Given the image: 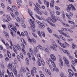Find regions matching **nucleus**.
Masks as SVG:
<instances>
[{"instance_id":"f257e3e1","label":"nucleus","mask_w":77,"mask_h":77,"mask_svg":"<svg viewBox=\"0 0 77 77\" xmlns=\"http://www.w3.org/2000/svg\"><path fill=\"white\" fill-rule=\"evenodd\" d=\"M8 29L10 30V31H11V33L12 36H14L13 35V33L14 32H15V33H16L17 31V28H16V26H14V25H10L8 26Z\"/></svg>"},{"instance_id":"f03ea898","label":"nucleus","mask_w":77,"mask_h":77,"mask_svg":"<svg viewBox=\"0 0 77 77\" xmlns=\"http://www.w3.org/2000/svg\"><path fill=\"white\" fill-rule=\"evenodd\" d=\"M67 8H66V11L67 12H69L70 10L71 9V8H72V10L73 11H75V8L74 7V6L72 4H70L69 5H67Z\"/></svg>"},{"instance_id":"7ed1b4c3","label":"nucleus","mask_w":77,"mask_h":77,"mask_svg":"<svg viewBox=\"0 0 77 77\" xmlns=\"http://www.w3.org/2000/svg\"><path fill=\"white\" fill-rule=\"evenodd\" d=\"M31 73L32 76H34L35 74L37 73V71H36V68L35 67L32 68V70L31 71Z\"/></svg>"},{"instance_id":"20e7f679","label":"nucleus","mask_w":77,"mask_h":77,"mask_svg":"<svg viewBox=\"0 0 77 77\" xmlns=\"http://www.w3.org/2000/svg\"><path fill=\"white\" fill-rule=\"evenodd\" d=\"M52 45L53 46L50 45V47L51 49L52 50H55V51H57V49H56L55 47H57V44H52Z\"/></svg>"},{"instance_id":"39448f33","label":"nucleus","mask_w":77,"mask_h":77,"mask_svg":"<svg viewBox=\"0 0 77 77\" xmlns=\"http://www.w3.org/2000/svg\"><path fill=\"white\" fill-rule=\"evenodd\" d=\"M13 49H14V50H18V49L19 51H21V48L20 47V46L19 45H14Z\"/></svg>"},{"instance_id":"423d86ee","label":"nucleus","mask_w":77,"mask_h":77,"mask_svg":"<svg viewBox=\"0 0 77 77\" xmlns=\"http://www.w3.org/2000/svg\"><path fill=\"white\" fill-rule=\"evenodd\" d=\"M63 60H64L67 66L68 67H69V61L65 57H63Z\"/></svg>"},{"instance_id":"0eeeda50","label":"nucleus","mask_w":77,"mask_h":77,"mask_svg":"<svg viewBox=\"0 0 77 77\" xmlns=\"http://www.w3.org/2000/svg\"><path fill=\"white\" fill-rule=\"evenodd\" d=\"M10 42L11 46H9V44H8V43H7L6 44L8 50H9V49L10 47L11 49H12L11 46H13V45H12V41H10Z\"/></svg>"},{"instance_id":"6e6552de","label":"nucleus","mask_w":77,"mask_h":77,"mask_svg":"<svg viewBox=\"0 0 77 77\" xmlns=\"http://www.w3.org/2000/svg\"><path fill=\"white\" fill-rule=\"evenodd\" d=\"M29 23L31 24V26H32V27H33V28L35 27V23H34L33 20L32 19H30Z\"/></svg>"},{"instance_id":"1a4fd4ad","label":"nucleus","mask_w":77,"mask_h":77,"mask_svg":"<svg viewBox=\"0 0 77 77\" xmlns=\"http://www.w3.org/2000/svg\"><path fill=\"white\" fill-rule=\"evenodd\" d=\"M68 72L69 73L70 76L72 77L74 75V72L71 69H69L68 70Z\"/></svg>"},{"instance_id":"9d476101","label":"nucleus","mask_w":77,"mask_h":77,"mask_svg":"<svg viewBox=\"0 0 77 77\" xmlns=\"http://www.w3.org/2000/svg\"><path fill=\"white\" fill-rule=\"evenodd\" d=\"M28 13L29 14V15L32 17V18L34 20H35V18H34V17L32 16V15H33V12H32V11L30 10L29 9H28Z\"/></svg>"},{"instance_id":"9b49d317","label":"nucleus","mask_w":77,"mask_h":77,"mask_svg":"<svg viewBox=\"0 0 77 77\" xmlns=\"http://www.w3.org/2000/svg\"><path fill=\"white\" fill-rule=\"evenodd\" d=\"M36 23H38V24H39V25H40V26L41 27H43V28H44V27H45V26L44 25V24H43V23H41L40 21H39L38 20H36Z\"/></svg>"},{"instance_id":"f8f14e48","label":"nucleus","mask_w":77,"mask_h":77,"mask_svg":"<svg viewBox=\"0 0 77 77\" xmlns=\"http://www.w3.org/2000/svg\"><path fill=\"white\" fill-rule=\"evenodd\" d=\"M45 72L47 74H49L50 75H51V71L50 70L47 69H45Z\"/></svg>"},{"instance_id":"ddd939ff","label":"nucleus","mask_w":77,"mask_h":77,"mask_svg":"<svg viewBox=\"0 0 77 77\" xmlns=\"http://www.w3.org/2000/svg\"><path fill=\"white\" fill-rule=\"evenodd\" d=\"M50 56L52 60H54V61H56V57H55L54 54H51L50 55Z\"/></svg>"},{"instance_id":"4468645a","label":"nucleus","mask_w":77,"mask_h":77,"mask_svg":"<svg viewBox=\"0 0 77 77\" xmlns=\"http://www.w3.org/2000/svg\"><path fill=\"white\" fill-rule=\"evenodd\" d=\"M67 44H68L67 43H60V45L62 47H63V48H65L66 47L67 45Z\"/></svg>"},{"instance_id":"2eb2a0df","label":"nucleus","mask_w":77,"mask_h":77,"mask_svg":"<svg viewBox=\"0 0 77 77\" xmlns=\"http://www.w3.org/2000/svg\"><path fill=\"white\" fill-rule=\"evenodd\" d=\"M60 34H62V35H64L66 37L69 38V36L68 35L66 34V33L63 32L62 31H61Z\"/></svg>"},{"instance_id":"dca6fc26","label":"nucleus","mask_w":77,"mask_h":77,"mask_svg":"<svg viewBox=\"0 0 77 77\" xmlns=\"http://www.w3.org/2000/svg\"><path fill=\"white\" fill-rule=\"evenodd\" d=\"M51 3L50 4V6L51 7H54V0H51Z\"/></svg>"},{"instance_id":"f3484780","label":"nucleus","mask_w":77,"mask_h":77,"mask_svg":"<svg viewBox=\"0 0 77 77\" xmlns=\"http://www.w3.org/2000/svg\"><path fill=\"white\" fill-rule=\"evenodd\" d=\"M48 65L49 67H50V69H51L52 71H55V68H53V67L51 66H50L49 64V63H48Z\"/></svg>"},{"instance_id":"a211bd4d","label":"nucleus","mask_w":77,"mask_h":77,"mask_svg":"<svg viewBox=\"0 0 77 77\" xmlns=\"http://www.w3.org/2000/svg\"><path fill=\"white\" fill-rule=\"evenodd\" d=\"M35 7H36L35 8H34V11H35V12H38V11H39V8L37 7L36 6V5H35Z\"/></svg>"},{"instance_id":"6ab92c4d","label":"nucleus","mask_w":77,"mask_h":77,"mask_svg":"<svg viewBox=\"0 0 77 77\" xmlns=\"http://www.w3.org/2000/svg\"><path fill=\"white\" fill-rule=\"evenodd\" d=\"M44 3L45 5H47V8H48L49 7V3L48 2H46L45 0L44 1Z\"/></svg>"},{"instance_id":"aec40b11","label":"nucleus","mask_w":77,"mask_h":77,"mask_svg":"<svg viewBox=\"0 0 77 77\" xmlns=\"http://www.w3.org/2000/svg\"><path fill=\"white\" fill-rule=\"evenodd\" d=\"M61 30H62V31H66V32H68V31H69V29L68 28H62L61 29Z\"/></svg>"},{"instance_id":"412c9836","label":"nucleus","mask_w":77,"mask_h":77,"mask_svg":"<svg viewBox=\"0 0 77 77\" xmlns=\"http://www.w3.org/2000/svg\"><path fill=\"white\" fill-rule=\"evenodd\" d=\"M26 64L27 65H29V60L27 58H26L25 60Z\"/></svg>"},{"instance_id":"4be33fe9","label":"nucleus","mask_w":77,"mask_h":77,"mask_svg":"<svg viewBox=\"0 0 77 77\" xmlns=\"http://www.w3.org/2000/svg\"><path fill=\"white\" fill-rule=\"evenodd\" d=\"M42 60H38V66H41V65H42Z\"/></svg>"},{"instance_id":"5701e85b","label":"nucleus","mask_w":77,"mask_h":77,"mask_svg":"<svg viewBox=\"0 0 77 77\" xmlns=\"http://www.w3.org/2000/svg\"><path fill=\"white\" fill-rule=\"evenodd\" d=\"M13 72L14 75H17V71L16 70V69L13 68Z\"/></svg>"},{"instance_id":"b1692460","label":"nucleus","mask_w":77,"mask_h":77,"mask_svg":"<svg viewBox=\"0 0 77 77\" xmlns=\"http://www.w3.org/2000/svg\"><path fill=\"white\" fill-rule=\"evenodd\" d=\"M20 70L21 71H23V72H25L26 71V69H25V68L24 67H21Z\"/></svg>"},{"instance_id":"393cba45","label":"nucleus","mask_w":77,"mask_h":77,"mask_svg":"<svg viewBox=\"0 0 77 77\" xmlns=\"http://www.w3.org/2000/svg\"><path fill=\"white\" fill-rule=\"evenodd\" d=\"M15 18L18 22H19V23L20 22V19L18 17V16H15Z\"/></svg>"},{"instance_id":"a878e982","label":"nucleus","mask_w":77,"mask_h":77,"mask_svg":"<svg viewBox=\"0 0 77 77\" xmlns=\"http://www.w3.org/2000/svg\"><path fill=\"white\" fill-rule=\"evenodd\" d=\"M35 17L37 18H38V19L39 20H42V19H41V18L39 17L38 15L37 14H35Z\"/></svg>"},{"instance_id":"bb28decb","label":"nucleus","mask_w":77,"mask_h":77,"mask_svg":"<svg viewBox=\"0 0 77 77\" xmlns=\"http://www.w3.org/2000/svg\"><path fill=\"white\" fill-rule=\"evenodd\" d=\"M7 55L9 58H11V53H10L9 51H7Z\"/></svg>"},{"instance_id":"cd10ccee","label":"nucleus","mask_w":77,"mask_h":77,"mask_svg":"<svg viewBox=\"0 0 77 77\" xmlns=\"http://www.w3.org/2000/svg\"><path fill=\"white\" fill-rule=\"evenodd\" d=\"M60 37L63 40V41H66L65 38H64V37H63V36L62 35H60Z\"/></svg>"},{"instance_id":"c85d7f7f","label":"nucleus","mask_w":77,"mask_h":77,"mask_svg":"<svg viewBox=\"0 0 77 77\" xmlns=\"http://www.w3.org/2000/svg\"><path fill=\"white\" fill-rule=\"evenodd\" d=\"M12 8L14 11H17V8L16 6H15V5L12 6Z\"/></svg>"},{"instance_id":"c756f323","label":"nucleus","mask_w":77,"mask_h":77,"mask_svg":"<svg viewBox=\"0 0 77 77\" xmlns=\"http://www.w3.org/2000/svg\"><path fill=\"white\" fill-rule=\"evenodd\" d=\"M12 64L9 63L8 65V69H12Z\"/></svg>"},{"instance_id":"7c9ffc66","label":"nucleus","mask_w":77,"mask_h":77,"mask_svg":"<svg viewBox=\"0 0 77 77\" xmlns=\"http://www.w3.org/2000/svg\"><path fill=\"white\" fill-rule=\"evenodd\" d=\"M42 13H43V12L42 11H39L37 12V13L38 14H40L41 15H42Z\"/></svg>"},{"instance_id":"2f4dec72","label":"nucleus","mask_w":77,"mask_h":77,"mask_svg":"<svg viewBox=\"0 0 77 77\" xmlns=\"http://www.w3.org/2000/svg\"><path fill=\"white\" fill-rule=\"evenodd\" d=\"M37 57L38 59V60H41V57H40V54H38Z\"/></svg>"},{"instance_id":"473e14b6","label":"nucleus","mask_w":77,"mask_h":77,"mask_svg":"<svg viewBox=\"0 0 77 77\" xmlns=\"http://www.w3.org/2000/svg\"><path fill=\"white\" fill-rule=\"evenodd\" d=\"M51 63L53 67H54V68H55L56 67V64H55V63H54V61H51Z\"/></svg>"},{"instance_id":"72a5a7b5","label":"nucleus","mask_w":77,"mask_h":77,"mask_svg":"<svg viewBox=\"0 0 77 77\" xmlns=\"http://www.w3.org/2000/svg\"><path fill=\"white\" fill-rule=\"evenodd\" d=\"M29 53H31V54H33V51L31 48L29 49Z\"/></svg>"},{"instance_id":"f704fd0d","label":"nucleus","mask_w":77,"mask_h":77,"mask_svg":"<svg viewBox=\"0 0 77 77\" xmlns=\"http://www.w3.org/2000/svg\"><path fill=\"white\" fill-rule=\"evenodd\" d=\"M51 17L52 19H54V18H55V17H54V15L52 14V13H51Z\"/></svg>"},{"instance_id":"c9c22d12","label":"nucleus","mask_w":77,"mask_h":77,"mask_svg":"<svg viewBox=\"0 0 77 77\" xmlns=\"http://www.w3.org/2000/svg\"><path fill=\"white\" fill-rule=\"evenodd\" d=\"M63 51L64 53H66L67 55L68 54H69V52H68V51H67V50H63Z\"/></svg>"},{"instance_id":"e433bc0d","label":"nucleus","mask_w":77,"mask_h":77,"mask_svg":"<svg viewBox=\"0 0 77 77\" xmlns=\"http://www.w3.org/2000/svg\"><path fill=\"white\" fill-rule=\"evenodd\" d=\"M37 33L40 36V38H42V35H41V33L40 32L38 31L37 32Z\"/></svg>"},{"instance_id":"4c0bfd02","label":"nucleus","mask_w":77,"mask_h":77,"mask_svg":"<svg viewBox=\"0 0 77 77\" xmlns=\"http://www.w3.org/2000/svg\"><path fill=\"white\" fill-rule=\"evenodd\" d=\"M53 20H51V21H52L54 23H56V22L57 21V19L55 18L54 19H53Z\"/></svg>"},{"instance_id":"58836bf2","label":"nucleus","mask_w":77,"mask_h":77,"mask_svg":"<svg viewBox=\"0 0 77 77\" xmlns=\"http://www.w3.org/2000/svg\"><path fill=\"white\" fill-rule=\"evenodd\" d=\"M6 18L8 21H9L11 20V18H10V17L9 16L7 15L6 16Z\"/></svg>"},{"instance_id":"ea45409f","label":"nucleus","mask_w":77,"mask_h":77,"mask_svg":"<svg viewBox=\"0 0 77 77\" xmlns=\"http://www.w3.org/2000/svg\"><path fill=\"white\" fill-rule=\"evenodd\" d=\"M59 62L62 65H63V61H62V59L60 58L59 59Z\"/></svg>"},{"instance_id":"a19ab883","label":"nucleus","mask_w":77,"mask_h":77,"mask_svg":"<svg viewBox=\"0 0 77 77\" xmlns=\"http://www.w3.org/2000/svg\"><path fill=\"white\" fill-rule=\"evenodd\" d=\"M9 77H14V74H13V73L11 72L10 73V74L8 75Z\"/></svg>"},{"instance_id":"79ce46f5","label":"nucleus","mask_w":77,"mask_h":77,"mask_svg":"<svg viewBox=\"0 0 77 77\" xmlns=\"http://www.w3.org/2000/svg\"><path fill=\"white\" fill-rule=\"evenodd\" d=\"M31 42H33V43H34V44H36V40L34 38H32L31 39Z\"/></svg>"},{"instance_id":"37998d69","label":"nucleus","mask_w":77,"mask_h":77,"mask_svg":"<svg viewBox=\"0 0 77 77\" xmlns=\"http://www.w3.org/2000/svg\"><path fill=\"white\" fill-rule=\"evenodd\" d=\"M28 57L29 59H32V57H31V56H30V54L29 53H28L27 54Z\"/></svg>"},{"instance_id":"c03bdc74","label":"nucleus","mask_w":77,"mask_h":77,"mask_svg":"<svg viewBox=\"0 0 77 77\" xmlns=\"http://www.w3.org/2000/svg\"><path fill=\"white\" fill-rule=\"evenodd\" d=\"M77 47V45H75L74 44H73L72 45V48L73 49H74L75 47Z\"/></svg>"},{"instance_id":"a18cd8bd","label":"nucleus","mask_w":77,"mask_h":77,"mask_svg":"<svg viewBox=\"0 0 77 77\" xmlns=\"http://www.w3.org/2000/svg\"><path fill=\"white\" fill-rule=\"evenodd\" d=\"M32 33L34 37H35V38H37V35L36 34H35L34 32H32Z\"/></svg>"},{"instance_id":"49530a36","label":"nucleus","mask_w":77,"mask_h":77,"mask_svg":"<svg viewBox=\"0 0 77 77\" xmlns=\"http://www.w3.org/2000/svg\"><path fill=\"white\" fill-rule=\"evenodd\" d=\"M10 14L13 18H15V16L14 15V14L12 12H11Z\"/></svg>"},{"instance_id":"de8ad7c7","label":"nucleus","mask_w":77,"mask_h":77,"mask_svg":"<svg viewBox=\"0 0 77 77\" xmlns=\"http://www.w3.org/2000/svg\"><path fill=\"white\" fill-rule=\"evenodd\" d=\"M68 23H70V24H75L74 22L71 20H68Z\"/></svg>"},{"instance_id":"09e8293b","label":"nucleus","mask_w":77,"mask_h":77,"mask_svg":"<svg viewBox=\"0 0 77 77\" xmlns=\"http://www.w3.org/2000/svg\"><path fill=\"white\" fill-rule=\"evenodd\" d=\"M20 56L21 59H23L24 58V56H23V54L22 53H20Z\"/></svg>"},{"instance_id":"8fccbe9b","label":"nucleus","mask_w":77,"mask_h":77,"mask_svg":"<svg viewBox=\"0 0 77 77\" xmlns=\"http://www.w3.org/2000/svg\"><path fill=\"white\" fill-rule=\"evenodd\" d=\"M15 17H18V15L19 14V13L17 11L15 12Z\"/></svg>"},{"instance_id":"3c124183","label":"nucleus","mask_w":77,"mask_h":77,"mask_svg":"<svg viewBox=\"0 0 77 77\" xmlns=\"http://www.w3.org/2000/svg\"><path fill=\"white\" fill-rule=\"evenodd\" d=\"M24 33H25L26 35V36H29V34H28V32L26 31H25L24 32Z\"/></svg>"},{"instance_id":"603ef678","label":"nucleus","mask_w":77,"mask_h":77,"mask_svg":"<svg viewBox=\"0 0 77 77\" xmlns=\"http://www.w3.org/2000/svg\"><path fill=\"white\" fill-rule=\"evenodd\" d=\"M41 33L43 36L44 37H45V32H44L43 31H42L41 32Z\"/></svg>"},{"instance_id":"864d4df0","label":"nucleus","mask_w":77,"mask_h":77,"mask_svg":"<svg viewBox=\"0 0 77 77\" xmlns=\"http://www.w3.org/2000/svg\"><path fill=\"white\" fill-rule=\"evenodd\" d=\"M17 58L18 61H20V57L18 55H17Z\"/></svg>"},{"instance_id":"5fc2aeb1","label":"nucleus","mask_w":77,"mask_h":77,"mask_svg":"<svg viewBox=\"0 0 77 77\" xmlns=\"http://www.w3.org/2000/svg\"><path fill=\"white\" fill-rule=\"evenodd\" d=\"M67 56H69V57L70 59L72 60L73 59V57H71V56H70V55H69V54H68Z\"/></svg>"},{"instance_id":"6e6d98bb","label":"nucleus","mask_w":77,"mask_h":77,"mask_svg":"<svg viewBox=\"0 0 77 77\" xmlns=\"http://www.w3.org/2000/svg\"><path fill=\"white\" fill-rule=\"evenodd\" d=\"M61 23H62V24L63 25V26H64L66 27L67 24H66L65 23H63V22H62V21H61Z\"/></svg>"},{"instance_id":"4d7b16f0","label":"nucleus","mask_w":77,"mask_h":77,"mask_svg":"<svg viewBox=\"0 0 77 77\" xmlns=\"http://www.w3.org/2000/svg\"><path fill=\"white\" fill-rule=\"evenodd\" d=\"M55 9H56V10H58L59 11H60V8H59V7L55 6Z\"/></svg>"},{"instance_id":"13d9d810","label":"nucleus","mask_w":77,"mask_h":77,"mask_svg":"<svg viewBox=\"0 0 77 77\" xmlns=\"http://www.w3.org/2000/svg\"><path fill=\"white\" fill-rule=\"evenodd\" d=\"M26 74L27 77H31V75H30V74L29 73H27Z\"/></svg>"},{"instance_id":"bf43d9fd","label":"nucleus","mask_w":77,"mask_h":77,"mask_svg":"<svg viewBox=\"0 0 77 77\" xmlns=\"http://www.w3.org/2000/svg\"><path fill=\"white\" fill-rule=\"evenodd\" d=\"M5 35L6 38H8L9 37V34H8V33H6Z\"/></svg>"},{"instance_id":"052dcab7","label":"nucleus","mask_w":77,"mask_h":77,"mask_svg":"<svg viewBox=\"0 0 77 77\" xmlns=\"http://www.w3.org/2000/svg\"><path fill=\"white\" fill-rule=\"evenodd\" d=\"M42 65H43V66H45V64L44 62V61L43 60H42Z\"/></svg>"},{"instance_id":"680f3d73","label":"nucleus","mask_w":77,"mask_h":77,"mask_svg":"<svg viewBox=\"0 0 77 77\" xmlns=\"http://www.w3.org/2000/svg\"><path fill=\"white\" fill-rule=\"evenodd\" d=\"M22 51L24 55H26V53L25 51H24V49H22Z\"/></svg>"},{"instance_id":"e2e57ef3","label":"nucleus","mask_w":77,"mask_h":77,"mask_svg":"<svg viewBox=\"0 0 77 77\" xmlns=\"http://www.w3.org/2000/svg\"><path fill=\"white\" fill-rule=\"evenodd\" d=\"M47 29L49 33H51V29H50L49 27H48Z\"/></svg>"},{"instance_id":"0e129e2a","label":"nucleus","mask_w":77,"mask_h":77,"mask_svg":"<svg viewBox=\"0 0 77 77\" xmlns=\"http://www.w3.org/2000/svg\"><path fill=\"white\" fill-rule=\"evenodd\" d=\"M55 71L57 72H58L59 71V69L57 68H55Z\"/></svg>"},{"instance_id":"69168bd1","label":"nucleus","mask_w":77,"mask_h":77,"mask_svg":"<svg viewBox=\"0 0 77 77\" xmlns=\"http://www.w3.org/2000/svg\"><path fill=\"white\" fill-rule=\"evenodd\" d=\"M46 21H47V22H48V23L50 24H51V23L50 22V20L48 19H46Z\"/></svg>"},{"instance_id":"338daca9","label":"nucleus","mask_w":77,"mask_h":77,"mask_svg":"<svg viewBox=\"0 0 77 77\" xmlns=\"http://www.w3.org/2000/svg\"><path fill=\"white\" fill-rule=\"evenodd\" d=\"M56 14L57 15H60V12H59V11H56Z\"/></svg>"},{"instance_id":"774afa93","label":"nucleus","mask_w":77,"mask_h":77,"mask_svg":"<svg viewBox=\"0 0 77 77\" xmlns=\"http://www.w3.org/2000/svg\"><path fill=\"white\" fill-rule=\"evenodd\" d=\"M20 40L22 42H24V41H25L24 40V39H23V38H21Z\"/></svg>"}]
</instances>
